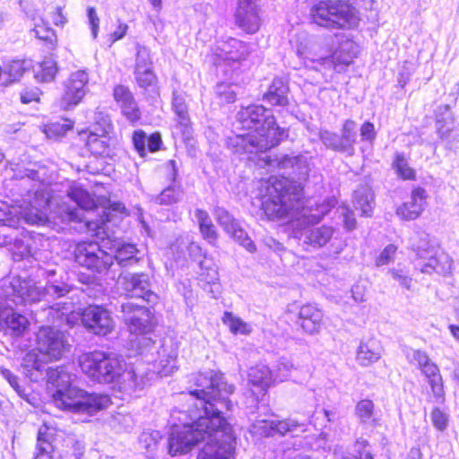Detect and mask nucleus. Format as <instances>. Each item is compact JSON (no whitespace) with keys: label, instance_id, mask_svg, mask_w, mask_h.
<instances>
[{"label":"nucleus","instance_id":"nucleus-6","mask_svg":"<svg viewBox=\"0 0 459 459\" xmlns=\"http://www.w3.org/2000/svg\"><path fill=\"white\" fill-rule=\"evenodd\" d=\"M293 187L286 180H271L267 187L266 199L262 202V210L270 221L295 217L301 213L307 217L304 197L299 186Z\"/></svg>","mask_w":459,"mask_h":459},{"label":"nucleus","instance_id":"nucleus-2","mask_svg":"<svg viewBox=\"0 0 459 459\" xmlns=\"http://www.w3.org/2000/svg\"><path fill=\"white\" fill-rule=\"evenodd\" d=\"M48 388H52L55 405L63 410L93 415L107 409L111 398L103 393H89L74 385L75 375L66 366L48 367L47 369Z\"/></svg>","mask_w":459,"mask_h":459},{"label":"nucleus","instance_id":"nucleus-44","mask_svg":"<svg viewBox=\"0 0 459 459\" xmlns=\"http://www.w3.org/2000/svg\"><path fill=\"white\" fill-rule=\"evenodd\" d=\"M31 240L27 238H20L17 237L12 249L10 250L13 253V256L14 260L20 261L25 258L31 256L35 249L31 245Z\"/></svg>","mask_w":459,"mask_h":459},{"label":"nucleus","instance_id":"nucleus-56","mask_svg":"<svg viewBox=\"0 0 459 459\" xmlns=\"http://www.w3.org/2000/svg\"><path fill=\"white\" fill-rule=\"evenodd\" d=\"M406 357L411 364L415 363L418 368L420 370L422 368L429 364L431 359L425 351L420 349L410 348L406 351Z\"/></svg>","mask_w":459,"mask_h":459},{"label":"nucleus","instance_id":"nucleus-41","mask_svg":"<svg viewBox=\"0 0 459 459\" xmlns=\"http://www.w3.org/2000/svg\"><path fill=\"white\" fill-rule=\"evenodd\" d=\"M184 191L181 185L178 186L169 185L159 195H153L151 201L159 205H173L183 198Z\"/></svg>","mask_w":459,"mask_h":459},{"label":"nucleus","instance_id":"nucleus-30","mask_svg":"<svg viewBox=\"0 0 459 459\" xmlns=\"http://www.w3.org/2000/svg\"><path fill=\"white\" fill-rule=\"evenodd\" d=\"M187 251L189 256L198 263L201 275L204 277V281L208 284L215 285L219 281V273L213 268L212 260L206 257L205 253L198 243L191 242L187 247Z\"/></svg>","mask_w":459,"mask_h":459},{"label":"nucleus","instance_id":"nucleus-54","mask_svg":"<svg viewBox=\"0 0 459 459\" xmlns=\"http://www.w3.org/2000/svg\"><path fill=\"white\" fill-rule=\"evenodd\" d=\"M160 438L161 435L158 430L143 431L139 437V444L141 447L152 453L156 449Z\"/></svg>","mask_w":459,"mask_h":459},{"label":"nucleus","instance_id":"nucleus-13","mask_svg":"<svg viewBox=\"0 0 459 459\" xmlns=\"http://www.w3.org/2000/svg\"><path fill=\"white\" fill-rule=\"evenodd\" d=\"M319 139L326 149L352 157L358 142V125L353 119H345L340 133L327 129L320 130Z\"/></svg>","mask_w":459,"mask_h":459},{"label":"nucleus","instance_id":"nucleus-46","mask_svg":"<svg viewBox=\"0 0 459 459\" xmlns=\"http://www.w3.org/2000/svg\"><path fill=\"white\" fill-rule=\"evenodd\" d=\"M227 234L248 252L255 253L256 251L255 244L240 226L239 222L228 231Z\"/></svg>","mask_w":459,"mask_h":459},{"label":"nucleus","instance_id":"nucleus-29","mask_svg":"<svg viewBox=\"0 0 459 459\" xmlns=\"http://www.w3.org/2000/svg\"><path fill=\"white\" fill-rule=\"evenodd\" d=\"M273 382L272 370L264 364H258L252 367L248 371V383L257 389V391L251 389L255 400L258 401L260 396L266 394L268 387Z\"/></svg>","mask_w":459,"mask_h":459},{"label":"nucleus","instance_id":"nucleus-63","mask_svg":"<svg viewBox=\"0 0 459 459\" xmlns=\"http://www.w3.org/2000/svg\"><path fill=\"white\" fill-rule=\"evenodd\" d=\"M18 237L15 230L3 229L0 230V247H7L12 249L13 243Z\"/></svg>","mask_w":459,"mask_h":459},{"label":"nucleus","instance_id":"nucleus-58","mask_svg":"<svg viewBox=\"0 0 459 459\" xmlns=\"http://www.w3.org/2000/svg\"><path fill=\"white\" fill-rule=\"evenodd\" d=\"M377 132L375 125L369 120L365 121L359 127L360 141L372 148L377 139Z\"/></svg>","mask_w":459,"mask_h":459},{"label":"nucleus","instance_id":"nucleus-10","mask_svg":"<svg viewBox=\"0 0 459 459\" xmlns=\"http://www.w3.org/2000/svg\"><path fill=\"white\" fill-rule=\"evenodd\" d=\"M428 235L421 233L419 241L411 244V249L416 254L415 266L422 273L431 274L436 273L445 275L450 272L452 261L447 255H437L436 247L430 244Z\"/></svg>","mask_w":459,"mask_h":459},{"label":"nucleus","instance_id":"nucleus-21","mask_svg":"<svg viewBox=\"0 0 459 459\" xmlns=\"http://www.w3.org/2000/svg\"><path fill=\"white\" fill-rule=\"evenodd\" d=\"M237 121L242 128L256 132L267 121L273 123V113L270 108L260 104L242 108L237 114Z\"/></svg>","mask_w":459,"mask_h":459},{"label":"nucleus","instance_id":"nucleus-47","mask_svg":"<svg viewBox=\"0 0 459 459\" xmlns=\"http://www.w3.org/2000/svg\"><path fill=\"white\" fill-rule=\"evenodd\" d=\"M23 373L31 380L37 381L44 370V365L35 355L28 354L22 364Z\"/></svg>","mask_w":459,"mask_h":459},{"label":"nucleus","instance_id":"nucleus-43","mask_svg":"<svg viewBox=\"0 0 459 459\" xmlns=\"http://www.w3.org/2000/svg\"><path fill=\"white\" fill-rule=\"evenodd\" d=\"M429 385L431 395L427 399L428 402L443 404L446 401V393L444 387V380L441 374L427 379Z\"/></svg>","mask_w":459,"mask_h":459},{"label":"nucleus","instance_id":"nucleus-45","mask_svg":"<svg viewBox=\"0 0 459 459\" xmlns=\"http://www.w3.org/2000/svg\"><path fill=\"white\" fill-rule=\"evenodd\" d=\"M351 47V42L342 44L339 49L335 50L333 54V69L337 73H342L347 66H349L353 59V55L350 53L342 54V51L349 49Z\"/></svg>","mask_w":459,"mask_h":459},{"label":"nucleus","instance_id":"nucleus-48","mask_svg":"<svg viewBox=\"0 0 459 459\" xmlns=\"http://www.w3.org/2000/svg\"><path fill=\"white\" fill-rule=\"evenodd\" d=\"M42 293L41 298L45 295L53 298H62L66 296L72 290V287L65 282H59L57 281H48L45 288L41 290L37 287Z\"/></svg>","mask_w":459,"mask_h":459},{"label":"nucleus","instance_id":"nucleus-28","mask_svg":"<svg viewBox=\"0 0 459 459\" xmlns=\"http://www.w3.org/2000/svg\"><path fill=\"white\" fill-rule=\"evenodd\" d=\"M257 137L258 136L255 134L254 132L234 134L227 138L226 145L228 150L239 157L262 152Z\"/></svg>","mask_w":459,"mask_h":459},{"label":"nucleus","instance_id":"nucleus-53","mask_svg":"<svg viewBox=\"0 0 459 459\" xmlns=\"http://www.w3.org/2000/svg\"><path fill=\"white\" fill-rule=\"evenodd\" d=\"M388 273L394 281H398L400 286L411 290L412 278L410 276L409 271L403 267L401 264H398L396 267L389 269Z\"/></svg>","mask_w":459,"mask_h":459},{"label":"nucleus","instance_id":"nucleus-60","mask_svg":"<svg viewBox=\"0 0 459 459\" xmlns=\"http://www.w3.org/2000/svg\"><path fill=\"white\" fill-rule=\"evenodd\" d=\"M396 251L397 247L395 245L388 244L376 257L375 265L380 267L390 264L394 260Z\"/></svg>","mask_w":459,"mask_h":459},{"label":"nucleus","instance_id":"nucleus-36","mask_svg":"<svg viewBox=\"0 0 459 459\" xmlns=\"http://www.w3.org/2000/svg\"><path fill=\"white\" fill-rule=\"evenodd\" d=\"M195 216L196 218L200 233L204 239L209 244L215 245L218 239V232L209 213L203 209H195Z\"/></svg>","mask_w":459,"mask_h":459},{"label":"nucleus","instance_id":"nucleus-35","mask_svg":"<svg viewBox=\"0 0 459 459\" xmlns=\"http://www.w3.org/2000/svg\"><path fill=\"white\" fill-rule=\"evenodd\" d=\"M381 358V347L375 339L362 340L357 350L356 359L361 367H368Z\"/></svg>","mask_w":459,"mask_h":459},{"label":"nucleus","instance_id":"nucleus-51","mask_svg":"<svg viewBox=\"0 0 459 459\" xmlns=\"http://www.w3.org/2000/svg\"><path fill=\"white\" fill-rule=\"evenodd\" d=\"M216 221L227 233L234 228L238 221L223 207L216 206L213 211Z\"/></svg>","mask_w":459,"mask_h":459},{"label":"nucleus","instance_id":"nucleus-16","mask_svg":"<svg viewBox=\"0 0 459 459\" xmlns=\"http://www.w3.org/2000/svg\"><path fill=\"white\" fill-rule=\"evenodd\" d=\"M81 321L87 332L101 337L112 333L116 325L111 313L99 305L84 307L81 313Z\"/></svg>","mask_w":459,"mask_h":459},{"label":"nucleus","instance_id":"nucleus-61","mask_svg":"<svg viewBox=\"0 0 459 459\" xmlns=\"http://www.w3.org/2000/svg\"><path fill=\"white\" fill-rule=\"evenodd\" d=\"M216 93L226 103H233L236 100V92L233 91L232 86L227 83H218L216 85Z\"/></svg>","mask_w":459,"mask_h":459},{"label":"nucleus","instance_id":"nucleus-3","mask_svg":"<svg viewBox=\"0 0 459 459\" xmlns=\"http://www.w3.org/2000/svg\"><path fill=\"white\" fill-rule=\"evenodd\" d=\"M78 365L91 380L99 384H118L126 377L129 388H143V378L138 377L134 370L126 372L123 357L117 353L98 350L86 352L79 356Z\"/></svg>","mask_w":459,"mask_h":459},{"label":"nucleus","instance_id":"nucleus-12","mask_svg":"<svg viewBox=\"0 0 459 459\" xmlns=\"http://www.w3.org/2000/svg\"><path fill=\"white\" fill-rule=\"evenodd\" d=\"M117 311L121 313L120 316L131 333H150L157 325L152 306L146 307L133 301H126L121 303L119 308L117 307Z\"/></svg>","mask_w":459,"mask_h":459},{"label":"nucleus","instance_id":"nucleus-42","mask_svg":"<svg viewBox=\"0 0 459 459\" xmlns=\"http://www.w3.org/2000/svg\"><path fill=\"white\" fill-rule=\"evenodd\" d=\"M341 459H375L372 446L367 439H356L351 450L342 454Z\"/></svg>","mask_w":459,"mask_h":459},{"label":"nucleus","instance_id":"nucleus-23","mask_svg":"<svg viewBox=\"0 0 459 459\" xmlns=\"http://www.w3.org/2000/svg\"><path fill=\"white\" fill-rule=\"evenodd\" d=\"M171 107L176 116V130L181 134L184 141L189 140L192 137L193 127L184 91H173Z\"/></svg>","mask_w":459,"mask_h":459},{"label":"nucleus","instance_id":"nucleus-4","mask_svg":"<svg viewBox=\"0 0 459 459\" xmlns=\"http://www.w3.org/2000/svg\"><path fill=\"white\" fill-rule=\"evenodd\" d=\"M41 291L31 279L13 278L0 288V320L16 333L22 334L28 327V319L14 307L34 306L41 301Z\"/></svg>","mask_w":459,"mask_h":459},{"label":"nucleus","instance_id":"nucleus-27","mask_svg":"<svg viewBox=\"0 0 459 459\" xmlns=\"http://www.w3.org/2000/svg\"><path fill=\"white\" fill-rule=\"evenodd\" d=\"M290 85L285 77H274L263 95V100L273 107L285 108L290 105Z\"/></svg>","mask_w":459,"mask_h":459},{"label":"nucleus","instance_id":"nucleus-9","mask_svg":"<svg viewBox=\"0 0 459 459\" xmlns=\"http://www.w3.org/2000/svg\"><path fill=\"white\" fill-rule=\"evenodd\" d=\"M249 54L248 43L232 37L221 38L213 48L211 62L215 66L217 74H221L228 77Z\"/></svg>","mask_w":459,"mask_h":459},{"label":"nucleus","instance_id":"nucleus-62","mask_svg":"<svg viewBox=\"0 0 459 459\" xmlns=\"http://www.w3.org/2000/svg\"><path fill=\"white\" fill-rule=\"evenodd\" d=\"M0 372L2 377L7 380L10 385L21 397H23L26 394L24 388L19 385V378L17 376H15L11 370L4 368H2Z\"/></svg>","mask_w":459,"mask_h":459},{"label":"nucleus","instance_id":"nucleus-24","mask_svg":"<svg viewBox=\"0 0 459 459\" xmlns=\"http://www.w3.org/2000/svg\"><path fill=\"white\" fill-rule=\"evenodd\" d=\"M254 134L258 136L257 141L262 152H265L272 148L278 146L289 136L288 130L284 127H281L277 124L274 117L273 124H269V121H267L260 129L254 132Z\"/></svg>","mask_w":459,"mask_h":459},{"label":"nucleus","instance_id":"nucleus-14","mask_svg":"<svg viewBox=\"0 0 459 459\" xmlns=\"http://www.w3.org/2000/svg\"><path fill=\"white\" fill-rule=\"evenodd\" d=\"M117 284L127 298L140 299L150 306L156 305L160 300L159 295L152 290L151 277L146 273H121Z\"/></svg>","mask_w":459,"mask_h":459},{"label":"nucleus","instance_id":"nucleus-11","mask_svg":"<svg viewBox=\"0 0 459 459\" xmlns=\"http://www.w3.org/2000/svg\"><path fill=\"white\" fill-rule=\"evenodd\" d=\"M311 411H307L301 418L296 416L290 417L282 420H256L250 427V431L255 435L262 437H273L275 435L292 437L299 436L307 429L310 423Z\"/></svg>","mask_w":459,"mask_h":459},{"label":"nucleus","instance_id":"nucleus-1","mask_svg":"<svg viewBox=\"0 0 459 459\" xmlns=\"http://www.w3.org/2000/svg\"><path fill=\"white\" fill-rule=\"evenodd\" d=\"M191 381L189 394L196 399L195 409L171 413L169 454H187L207 439L196 459H234L236 442L230 420L237 403L230 396L235 385L228 383L224 374L214 370L200 372Z\"/></svg>","mask_w":459,"mask_h":459},{"label":"nucleus","instance_id":"nucleus-57","mask_svg":"<svg viewBox=\"0 0 459 459\" xmlns=\"http://www.w3.org/2000/svg\"><path fill=\"white\" fill-rule=\"evenodd\" d=\"M436 126L454 125L455 117L448 104L439 105L435 110Z\"/></svg>","mask_w":459,"mask_h":459},{"label":"nucleus","instance_id":"nucleus-38","mask_svg":"<svg viewBox=\"0 0 459 459\" xmlns=\"http://www.w3.org/2000/svg\"><path fill=\"white\" fill-rule=\"evenodd\" d=\"M333 230L329 226H321L307 230L305 232L304 242L312 246L313 247L319 248L326 245L332 238Z\"/></svg>","mask_w":459,"mask_h":459},{"label":"nucleus","instance_id":"nucleus-33","mask_svg":"<svg viewBox=\"0 0 459 459\" xmlns=\"http://www.w3.org/2000/svg\"><path fill=\"white\" fill-rule=\"evenodd\" d=\"M375 194L368 185H359L353 192V206L360 216L371 217L375 208Z\"/></svg>","mask_w":459,"mask_h":459},{"label":"nucleus","instance_id":"nucleus-49","mask_svg":"<svg viewBox=\"0 0 459 459\" xmlns=\"http://www.w3.org/2000/svg\"><path fill=\"white\" fill-rule=\"evenodd\" d=\"M223 321L234 334H247L251 332L249 325L246 322L233 316L230 312H225Z\"/></svg>","mask_w":459,"mask_h":459},{"label":"nucleus","instance_id":"nucleus-50","mask_svg":"<svg viewBox=\"0 0 459 459\" xmlns=\"http://www.w3.org/2000/svg\"><path fill=\"white\" fill-rule=\"evenodd\" d=\"M144 68L153 69V63L151 57V52L148 48L137 44L134 71L143 70Z\"/></svg>","mask_w":459,"mask_h":459},{"label":"nucleus","instance_id":"nucleus-8","mask_svg":"<svg viewBox=\"0 0 459 459\" xmlns=\"http://www.w3.org/2000/svg\"><path fill=\"white\" fill-rule=\"evenodd\" d=\"M67 196L77 205V208H66L63 218L68 221H82L84 211H95L98 210L99 205H101L103 209L102 222L107 223L111 221L112 212H122L126 209L123 204L111 203L105 197L96 200L87 189L79 184L73 185L68 188Z\"/></svg>","mask_w":459,"mask_h":459},{"label":"nucleus","instance_id":"nucleus-39","mask_svg":"<svg viewBox=\"0 0 459 459\" xmlns=\"http://www.w3.org/2000/svg\"><path fill=\"white\" fill-rule=\"evenodd\" d=\"M391 168L398 178L403 181L416 180V170L409 165L408 160L403 152L394 153Z\"/></svg>","mask_w":459,"mask_h":459},{"label":"nucleus","instance_id":"nucleus-32","mask_svg":"<svg viewBox=\"0 0 459 459\" xmlns=\"http://www.w3.org/2000/svg\"><path fill=\"white\" fill-rule=\"evenodd\" d=\"M134 75L137 86L143 90V94L147 100H155L160 96L158 77L153 69L144 68L134 71Z\"/></svg>","mask_w":459,"mask_h":459},{"label":"nucleus","instance_id":"nucleus-19","mask_svg":"<svg viewBox=\"0 0 459 459\" xmlns=\"http://www.w3.org/2000/svg\"><path fill=\"white\" fill-rule=\"evenodd\" d=\"M37 348L50 359H60L68 348L64 332L55 326L41 325L37 333Z\"/></svg>","mask_w":459,"mask_h":459},{"label":"nucleus","instance_id":"nucleus-40","mask_svg":"<svg viewBox=\"0 0 459 459\" xmlns=\"http://www.w3.org/2000/svg\"><path fill=\"white\" fill-rule=\"evenodd\" d=\"M437 134L446 150L455 152L459 148V124L437 126Z\"/></svg>","mask_w":459,"mask_h":459},{"label":"nucleus","instance_id":"nucleus-15","mask_svg":"<svg viewBox=\"0 0 459 459\" xmlns=\"http://www.w3.org/2000/svg\"><path fill=\"white\" fill-rule=\"evenodd\" d=\"M277 167L281 171V178H271V180H286L297 188L299 186L301 196L304 197V184L309 177V163L307 157L299 154L295 156L282 155L277 159Z\"/></svg>","mask_w":459,"mask_h":459},{"label":"nucleus","instance_id":"nucleus-34","mask_svg":"<svg viewBox=\"0 0 459 459\" xmlns=\"http://www.w3.org/2000/svg\"><path fill=\"white\" fill-rule=\"evenodd\" d=\"M354 415L363 429H374L380 425V419L376 417L375 403L368 398L356 403Z\"/></svg>","mask_w":459,"mask_h":459},{"label":"nucleus","instance_id":"nucleus-52","mask_svg":"<svg viewBox=\"0 0 459 459\" xmlns=\"http://www.w3.org/2000/svg\"><path fill=\"white\" fill-rule=\"evenodd\" d=\"M30 64L26 60H13L5 68L11 82L19 81L23 74L30 68Z\"/></svg>","mask_w":459,"mask_h":459},{"label":"nucleus","instance_id":"nucleus-5","mask_svg":"<svg viewBox=\"0 0 459 459\" xmlns=\"http://www.w3.org/2000/svg\"><path fill=\"white\" fill-rule=\"evenodd\" d=\"M138 253L136 246L131 243H120L115 247L114 254H109L96 241H82L74 246L73 256L78 265L101 274L107 273L114 262L122 268L136 264Z\"/></svg>","mask_w":459,"mask_h":459},{"label":"nucleus","instance_id":"nucleus-59","mask_svg":"<svg viewBox=\"0 0 459 459\" xmlns=\"http://www.w3.org/2000/svg\"><path fill=\"white\" fill-rule=\"evenodd\" d=\"M430 418L433 426L439 431L446 429L449 421V415L442 411L439 407L433 408Z\"/></svg>","mask_w":459,"mask_h":459},{"label":"nucleus","instance_id":"nucleus-31","mask_svg":"<svg viewBox=\"0 0 459 459\" xmlns=\"http://www.w3.org/2000/svg\"><path fill=\"white\" fill-rule=\"evenodd\" d=\"M234 16L236 25L248 34H254L260 29L258 8L237 7Z\"/></svg>","mask_w":459,"mask_h":459},{"label":"nucleus","instance_id":"nucleus-7","mask_svg":"<svg viewBox=\"0 0 459 459\" xmlns=\"http://www.w3.org/2000/svg\"><path fill=\"white\" fill-rule=\"evenodd\" d=\"M312 23L326 29L351 30L359 25L357 8L349 0H305Z\"/></svg>","mask_w":459,"mask_h":459},{"label":"nucleus","instance_id":"nucleus-17","mask_svg":"<svg viewBox=\"0 0 459 459\" xmlns=\"http://www.w3.org/2000/svg\"><path fill=\"white\" fill-rule=\"evenodd\" d=\"M90 91L89 74L85 69L72 73L64 85V93L60 99V108L64 110L74 109Z\"/></svg>","mask_w":459,"mask_h":459},{"label":"nucleus","instance_id":"nucleus-20","mask_svg":"<svg viewBox=\"0 0 459 459\" xmlns=\"http://www.w3.org/2000/svg\"><path fill=\"white\" fill-rule=\"evenodd\" d=\"M112 95L120 108L122 116L130 125L137 126L142 119V111L129 87L124 84H117L113 88Z\"/></svg>","mask_w":459,"mask_h":459},{"label":"nucleus","instance_id":"nucleus-64","mask_svg":"<svg viewBox=\"0 0 459 459\" xmlns=\"http://www.w3.org/2000/svg\"><path fill=\"white\" fill-rule=\"evenodd\" d=\"M166 169H167V179L170 182L169 185L178 186L180 185L178 178V168L177 165V161L174 160H169L166 163Z\"/></svg>","mask_w":459,"mask_h":459},{"label":"nucleus","instance_id":"nucleus-26","mask_svg":"<svg viewBox=\"0 0 459 459\" xmlns=\"http://www.w3.org/2000/svg\"><path fill=\"white\" fill-rule=\"evenodd\" d=\"M427 192L421 186L412 189L410 200L396 208V215L403 221H414L424 210Z\"/></svg>","mask_w":459,"mask_h":459},{"label":"nucleus","instance_id":"nucleus-22","mask_svg":"<svg viewBox=\"0 0 459 459\" xmlns=\"http://www.w3.org/2000/svg\"><path fill=\"white\" fill-rule=\"evenodd\" d=\"M323 311L316 305L307 303L299 307L294 325L303 333L315 335L320 333L323 325Z\"/></svg>","mask_w":459,"mask_h":459},{"label":"nucleus","instance_id":"nucleus-25","mask_svg":"<svg viewBox=\"0 0 459 459\" xmlns=\"http://www.w3.org/2000/svg\"><path fill=\"white\" fill-rule=\"evenodd\" d=\"M108 128H110L109 124L107 127L100 129V134L96 131H91L88 134L85 145L92 155L112 158L116 154V140L108 136Z\"/></svg>","mask_w":459,"mask_h":459},{"label":"nucleus","instance_id":"nucleus-18","mask_svg":"<svg viewBox=\"0 0 459 459\" xmlns=\"http://www.w3.org/2000/svg\"><path fill=\"white\" fill-rule=\"evenodd\" d=\"M31 316L37 323L53 324L56 326L66 325L72 327L74 324V303H56L53 306L48 305L46 302L39 308L30 309Z\"/></svg>","mask_w":459,"mask_h":459},{"label":"nucleus","instance_id":"nucleus-37","mask_svg":"<svg viewBox=\"0 0 459 459\" xmlns=\"http://www.w3.org/2000/svg\"><path fill=\"white\" fill-rule=\"evenodd\" d=\"M57 71V62L52 56H45L41 62L33 67L34 76L40 82L54 81Z\"/></svg>","mask_w":459,"mask_h":459},{"label":"nucleus","instance_id":"nucleus-55","mask_svg":"<svg viewBox=\"0 0 459 459\" xmlns=\"http://www.w3.org/2000/svg\"><path fill=\"white\" fill-rule=\"evenodd\" d=\"M147 134L142 130H134L132 134V143L134 151L141 158H144L147 154Z\"/></svg>","mask_w":459,"mask_h":459}]
</instances>
